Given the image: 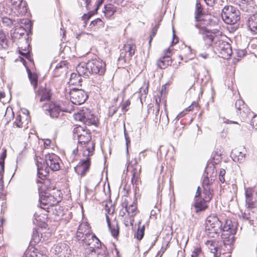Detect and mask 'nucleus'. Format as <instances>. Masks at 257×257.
I'll return each instance as SVG.
<instances>
[{
    "mask_svg": "<svg viewBox=\"0 0 257 257\" xmlns=\"http://www.w3.org/2000/svg\"><path fill=\"white\" fill-rule=\"evenodd\" d=\"M237 230V223L226 219L222 221L216 215H210L206 220L205 231L207 235L212 238L218 236L222 232L221 237L225 246L231 245L234 241V234Z\"/></svg>",
    "mask_w": 257,
    "mask_h": 257,
    "instance_id": "f257e3e1",
    "label": "nucleus"
},
{
    "mask_svg": "<svg viewBox=\"0 0 257 257\" xmlns=\"http://www.w3.org/2000/svg\"><path fill=\"white\" fill-rule=\"evenodd\" d=\"M60 161V158L53 153L46 155L45 161L41 157H36L38 177L43 180L49 174L50 169L53 171L59 170Z\"/></svg>",
    "mask_w": 257,
    "mask_h": 257,
    "instance_id": "f03ea898",
    "label": "nucleus"
},
{
    "mask_svg": "<svg viewBox=\"0 0 257 257\" xmlns=\"http://www.w3.org/2000/svg\"><path fill=\"white\" fill-rule=\"evenodd\" d=\"M74 133L75 137L77 138L79 144L78 148L85 145L83 147V155L85 157L92 156L94 150L95 144L93 142H90V133L79 125L74 129Z\"/></svg>",
    "mask_w": 257,
    "mask_h": 257,
    "instance_id": "7ed1b4c3",
    "label": "nucleus"
},
{
    "mask_svg": "<svg viewBox=\"0 0 257 257\" xmlns=\"http://www.w3.org/2000/svg\"><path fill=\"white\" fill-rule=\"evenodd\" d=\"M221 17L225 23L230 25L236 24L240 18L239 11L231 6H226L223 8Z\"/></svg>",
    "mask_w": 257,
    "mask_h": 257,
    "instance_id": "20e7f679",
    "label": "nucleus"
},
{
    "mask_svg": "<svg viewBox=\"0 0 257 257\" xmlns=\"http://www.w3.org/2000/svg\"><path fill=\"white\" fill-rule=\"evenodd\" d=\"M43 109L47 113H49L51 117H57L61 111L71 112L73 110L71 105L65 106L64 104H60L58 103L52 102L49 104H45L43 106Z\"/></svg>",
    "mask_w": 257,
    "mask_h": 257,
    "instance_id": "39448f33",
    "label": "nucleus"
},
{
    "mask_svg": "<svg viewBox=\"0 0 257 257\" xmlns=\"http://www.w3.org/2000/svg\"><path fill=\"white\" fill-rule=\"evenodd\" d=\"M195 27L198 29L199 34L202 35V39L207 47L213 46L214 43L219 39L214 33L202 26L200 23H197Z\"/></svg>",
    "mask_w": 257,
    "mask_h": 257,
    "instance_id": "423d86ee",
    "label": "nucleus"
},
{
    "mask_svg": "<svg viewBox=\"0 0 257 257\" xmlns=\"http://www.w3.org/2000/svg\"><path fill=\"white\" fill-rule=\"evenodd\" d=\"M7 4L9 5V8L5 9L2 11V15L10 14L12 10L15 9L20 15H25L27 12V8L25 2L22 0H7Z\"/></svg>",
    "mask_w": 257,
    "mask_h": 257,
    "instance_id": "0eeeda50",
    "label": "nucleus"
},
{
    "mask_svg": "<svg viewBox=\"0 0 257 257\" xmlns=\"http://www.w3.org/2000/svg\"><path fill=\"white\" fill-rule=\"evenodd\" d=\"M213 48L219 57L226 59H228L232 53L230 45L220 39L214 43Z\"/></svg>",
    "mask_w": 257,
    "mask_h": 257,
    "instance_id": "6e6552de",
    "label": "nucleus"
},
{
    "mask_svg": "<svg viewBox=\"0 0 257 257\" xmlns=\"http://www.w3.org/2000/svg\"><path fill=\"white\" fill-rule=\"evenodd\" d=\"M87 69L89 73L102 75L105 71V64L100 59H94L87 62Z\"/></svg>",
    "mask_w": 257,
    "mask_h": 257,
    "instance_id": "1a4fd4ad",
    "label": "nucleus"
},
{
    "mask_svg": "<svg viewBox=\"0 0 257 257\" xmlns=\"http://www.w3.org/2000/svg\"><path fill=\"white\" fill-rule=\"evenodd\" d=\"M45 187L39 186V201L44 205L53 206L57 204L59 201L48 191L44 190Z\"/></svg>",
    "mask_w": 257,
    "mask_h": 257,
    "instance_id": "9d476101",
    "label": "nucleus"
},
{
    "mask_svg": "<svg viewBox=\"0 0 257 257\" xmlns=\"http://www.w3.org/2000/svg\"><path fill=\"white\" fill-rule=\"evenodd\" d=\"M72 103L80 105L83 103L87 98L86 94L82 89L71 88L68 92Z\"/></svg>",
    "mask_w": 257,
    "mask_h": 257,
    "instance_id": "9b49d317",
    "label": "nucleus"
},
{
    "mask_svg": "<svg viewBox=\"0 0 257 257\" xmlns=\"http://www.w3.org/2000/svg\"><path fill=\"white\" fill-rule=\"evenodd\" d=\"M136 49V45L133 42H127L124 44L123 47L120 49V53L119 59L123 60L125 62L128 61L135 54Z\"/></svg>",
    "mask_w": 257,
    "mask_h": 257,
    "instance_id": "f8f14e48",
    "label": "nucleus"
},
{
    "mask_svg": "<svg viewBox=\"0 0 257 257\" xmlns=\"http://www.w3.org/2000/svg\"><path fill=\"white\" fill-rule=\"evenodd\" d=\"M53 252L58 257H70L71 250L69 246L65 243L60 242L53 248Z\"/></svg>",
    "mask_w": 257,
    "mask_h": 257,
    "instance_id": "ddd939ff",
    "label": "nucleus"
},
{
    "mask_svg": "<svg viewBox=\"0 0 257 257\" xmlns=\"http://www.w3.org/2000/svg\"><path fill=\"white\" fill-rule=\"evenodd\" d=\"M28 113V111L25 109L22 113L18 114L14 123V125L19 128L28 127L27 124L30 119Z\"/></svg>",
    "mask_w": 257,
    "mask_h": 257,
    "instance_id": "4468645a",
    "label": "nucleus"
},
{
    "mask_svg": "<svg viewBox=\"0 0 257 257\" xmlns=\"http://www.w3.org/2000/svg\"><path fill=\"white\" fill-rule=\"evenodd\" d=\"M247 151L244 148H235L231 153V157L235 162L241 163L245 160Z\"/></svg>",
    "mask_w": 257,
    "mask_h": 257,
    "instance_id": "2eb2a0df",
    "label": "nucleus"
},
{
    "mask_svg": "<svg viewBox=\"0 0 257 257\" xmlns=\"http://www.w3.org/2000/svg\"><path fill=\"white\" fill-rule=\"evenodd\" d=\"M90 165V162L88 157L86 159L81 160L75 167V171L76 173L81 176H84L85 173L88 170Z\"/></svg>",
    "mask_w": 257,
    "mask_h": 257,
    "instance_id": "dca6fc26",
    "label": "nucleus"
},
{
    "mask_svg": "<svg viewBox=\"0 0 257 257\" xmlns=\"http://www.w3.org/2000/svg\"><path fill=\"white\" fill-rule=\"evenodd\" d=\"M26 257H48L46 252L34 247L29 246L25 252Z\"/></svg>",
    "mask_w": 257,
    "mask_h": 257,
    "instance_id": "f3484780",
    "label": "nucleus"
},
{
    "mask_svg": "<svg viewBox=\"0 0 257 257\" xmlns=\"http://www.w3.org/2000/svg\"><path fill=\"white\" fill-rule=\"evenodd\" d=\"M91 231L90 227L87 222H82L79 226L76 237L78 240H80L81 238L84 237L85 233Z\"/></svg>",
    "mask_w": 257,
    "mask_h": 257,
    "instance_id": "a211bd4d",
    "label": "nucleus"
},
{
    "mask_svg": "<svg viewBox=\"0 0 257 257\" xmlns=\"http://www.w3.org/2000/svg\"><path fill=\"white\" fill-rule=\"evenodd\" d=\"M246 25L252 34H257V13L250 16L247 22Z\"/></svg>",
    "mask_w": 257,
    "mask_h": 257,
    "instance_id": "6ab92c4d",
    "label": "nucleus"
},
{
    "mask_svg": "<svg viewBox=\"0 0 257 257\" xmlns=\"http://www.w3.org/2000/svg\"><path fill=\"white\" fill-rule=\"evenodd\" d=\"M85 257H107V253L105 247L95 249L94 250L89 249L86 254Z\"/></svg>",
    "mask_w": 257,
    "mask_h": 257,
    "instance_id": "aec40b11",
    "label": "nucleus"
},
{
    "mask_svg": "<svg viewBox=\"0 0 257 257\" xmlns=\"http://www.w3.org/2000/svg\"><path fill=\"white\" fill-rule=\"evenodd\" d=\"M26 29L21 25L19 24L15 26L14 28L11 30V35L13 39H18L22 36L25 34Z\"/></svg>",
    "mask_w": 257,
    "mask_h": 257,
    "instance_id": "412c9836",
    "label": "nucleus"
},
{
    "mask_svg": "<svg viewBox=\"0 0 257 257\" xmlns=\"http://www.w3.org/2000/svg\"><path fill=\"white\" fill-rule=\"evenodd\" d=\"M217 243L218 242L214 240H208L205 243L214 257H218L220 254V252L218 251Z\"/></svg>",
    "mask_w": 257,
    "mask_h": 257,
    "instance_id": "4be33fe9",
    "label": "nucleus"
},
{
    "mask_svg": "<svg viewBox=\"0 0 257 257\" xmlns=\"http://www.w3.org/2000/svg\"><path fill=\"white\" fill-rule=\"evenodd\" d=\"M235 105L236 109L240 111L239 113L242 116H244V114L247 115L250 114L249 109L245 105L242 100L238 99L236 100Z\"/></svg>",
    "mask_w": 257,
    "mask_h": 257,
    "instance_id": "5701e85b",
    "label": "nucleus"
},
{
    "mask_svg": "<svg viewBox=\"0 0 257 257\" xmlns=\"http://www.w3.org/2000/svg\"><path fill=\"white\" fill-rule=\"evenodd\" d=\"M37 96L40 97V101L49 100L51 97L50 90L46 87H40L38 91Z\"/></svg>",
    "mask_w": 257,
    "mask_h": 257,
    "instance_id": "b1692460",
    "label": "nucleus"
},
{
    "mask_svg": "<svg viewBox=\"0 0 257 257\" xmlns=\"http://www.w3.org/2000/svg\"><path fill=\"white\" fill-rule=\"evenodd\" d=\"M84 123L86 125H95L97 123V119L95 116L87 109H85V117Z\"/></svg>",
    "mask_w": 257,
    "mask_h": 257,
    "instance_id": "393cba45",
    "label": "nucleus"
},
{
    "mask_svg": "<svg viewBox=\"0 0 257 257\" xmlns=\"http://www.w3.org/2000/svg\"><path fill=\"white\" fill-rule=\"evenodd\" d=\"M210 184V180H209V178L208 177H204L202 185L204 188V193L205 194L206 196V199L207 200H210L212 197V194L211 193L210 188H209V185Z\"/></svg>",
    "mask_w": 257,
    "mask_h": 257,
    "instance_id": "a878e982",
    "label": "nucleus"
},
{
    "mask_svg": "<svg viewBox=\"0 0 257 257\" xmlns=\"http://www.w3.org/2000/svg\"><path fill=\"white\" fill-rule=\"evenodd\" d=\"M76 71L80 76L82 75L88 76V74H90L88 69H87V63L85 62H81L77 65Z\"/></svg>",
    "mask_w": 257,
    "mask_h": 257,
    "instance_id": "bb28decb",
    "label": "nucleus"
},
{
    "mask_svg": "<svg viewBox=\"0 0 257 257\" xmlns=\"http://www.w3.org/2000/svg\"><path fill=\"white\" fill-rule=\"evenodd\" d=\"M171 59L169 56H165L161 57L157 62L158 67L161 69H165L171 64Z\"/></svg>",
    "mask_w": 257,
    "mask_h": 257,
    "instance_id": "cd10ccee",
    "label": "nucleus"
},
{
    "mask_svg": "<svg viewBox=\"0 0 257 257\" xmlns=\"http://www.w3.org/2000/svg\"><path fill=\"white\" fill-rule=\"evenodd\" d=\"M209 201V200L206 199V197H205V199H203L200 201L198 199H196L195 203L194 204L196 212H198L204 210L207 207L206 202Z\"/></svg>",
    "mask_w": 257,
    "mask_h": 257,
    "instance_id": "c85d7f7f",
    "label": "nucleus"
},
{
    "mask_svg": "<svg viewBox=\"0 0 257 257\" xmlns=\"http://www.w3.org/2000/svg\"><path fill=\"white\" fill-rule=\"evenodd\" d=\"M125 210L130 217H134L138 212L137 210V200H134L133 203L129 206H126Z\"/></svg>",
    "mask_w": 257,
    "mask_h": 257,
    "instance_id": "c756f323",
    "label": "nucleus"
},
{
    "mask_svg": "<svg viewBox=\"0 0 257 257\" xmlns=\"http://www.w3.org/2000/svg\"><path fill=\"white\" fill-rule=\"evenodd\" d=\"M254 213L253 211L250 210L249 208H248L244 213H242L241 215L243 219L248 220L249 223L251 225H253L254 218Z\"/></svg>",
    "mask_w": 257,
    "mask_h": 257,
    "instance_id": "7c9ffc66",
    "label": "nucleus"
},
{
    "mask_svg": "<svg viewBox=\"0 0 257 257\" xmlns=\"http://www.w3.org/2000/svg\"><path fill=\"white\" fill-rule=\"evenodd\" d=\"M116 10V8L115 7L111 4H108L104 7L103 13L106 18H110L113 15Z\"/></svg>",
    "mask_w": 257,
    "mask_h": 257,
    "instance_id": "2f4dec72",
    "label": "nucleus"
},
{
    "mask_svg": "<svg viewBox=\"0 0 257 257\" xmlns=\"http://www.w3.org/2000/svg\"><path fill=\"white\" fill-rule=\"evenodd\" d=\"M81 78L78 74L73 73L71 74L69 83L70 85H81Z\"/></svg>",
    "mask_w": 257,
    "mask_h": 257,
    "instance_id": "473e14b6",
    "label": "nucleus"
},
{
    "mask_svg": "<svg viewBox=\"0 0 257 257\" xmlns=\"http://www.w3.org/2000/svg\"><path fill=\"white\" fill-rule=\"evenodd\" d=\"M202 7L199 1H196V10H195V19L198 23H200L199 21H201L200 19V17L202 15Z\"/></svg>",
    "mask_w": 257,
    "mask_h": 257,
    "instance_id": "72a5a7b5",
    "label": "nucleus"
},
{
    "mask_svg": "<svg viewBox=\"0 0 257 257\" xmlns=\"http://www.w3.org/2000/svg\"><path fill=\"white\" fill-rule=\"evenodd\" d=\"M245 203L247 208H252L256 205V202L253 196L245 197Z\"/></svg>",
    "mask_w": 257,
    "mask_h": 257,
    "instance_id": "f704fd0d",
    "label": "nucleus"
},
{
    "mask_svg": "<svg viewBox=\"0 0 257 257\" xmlns=\"http://www.w3.org/2000/svg\"><path fill=\"white\" fill-rule=\"evenodd\" d=\"M28 76L29 79L31 81L32 85L34 86V88H35L37 86V76L35 74H32L31 71L28 70Z\"/></svg>",
    "mask_w": 257,
    "mask_h": 257,
    "instance_id": "c9c22d12",
    "label": "nucleus"
},
{
    "mask_svg": "<svg viewBox=\"0 0 257 257\" xmlns=\"http://www.w3.org/2000/svg\"><path fill=\"white\" fill-rule=\"evenodd\" d=\"M7 46V40L6 34L3 30H0V48Z\"/></svg>",
    "mask_w": 257,
    "mask_h": 257,
    "instance_id": "e433bc0d",
    "label": "nucleus"
},
{
    "mask_svg": "<svg viewBox=\"0 0 257 257\" xmlns=\"http://www.w3.org/2000/svg\"><path fill=\"white\" fill-rule=\"evenodd\" d=\"M74 117L75 120L84 122L85 117V110H80L77 113H75Z\"/></svg>",
    "mask_w": 257,
    "mask_h": 257,
    "instance_id": "4c0bfd02",
    "label": "nucleus"
},
{
    "mask_svg": "<svg viewBox=\"0 0 257 257\" xmlns=\"http://www.w3.org/2000/svg\"><path fill=\"white\" fill-rule=\"evenodd\" d=\"M145 231V225H143L142 227H139L137 232L135 234V237L139 240H141L144 235Z\"/></svg>",
    "mask_w": 257,
    "mask_h": 257,
    "instance_id": "58836bf2",
    "label": "nucleus"
},
{
    "mask_svg": "<svg viewBox=\"0 0 257 257\" xmlns=\"http://www.w3.org/2000/svg\"><path fill=\"white\" fill-rule=\"evenodd\" d=\"M4 171L3 170V166L1 167L0 168V198L3 196V193L2 192L4 188V182H3V174Z\"/></svg>",
    "mask_w": 257,
    "mask_h": 257,
    "instance_id": "ea45409f",
    "label": "nucleus"
},
{
    "mask_svg": "<svg viewBox=\"0 0 257 257\" xmlns=\"http://www.w3.org/2000/svg\"><path fill=\"white\" fill-rule=\"evenodd\" d=\"M203 253L199 247H196L192 252L191 257H203Z\"/></svg>",
    "mask_w": 257,
    "mask_h": 257,
    "instance_id": "a19ab883",
    "label": "nucleus"
},
{
    "mask_svg": "<svg viewBox=\"0 0 257 257\" xmlns=\"http://www.w3.org/2000/svg\"><path fill=\"white\" fill-rule=\"evenodd\" d=\"M19 53L21 55L24 56L26 58L31 61V56L28 49L25 48L24 49L19 47Z\"/></svg>",
    "mask_w": 257,
    "mask_h": 257,
    "instance_id": "79ce46f5",
    "label": "nucleus"
},
{
    "mask_svg": "<svg viewBox=\"0 0 257 257\" xmlns=\"http://www.w3.org/2000/svg\"><path fill=\"white\" fill-rule=\"evenodd\" d=\"M101 242L99 239L95 236L93 240V243L91 244L90 246V248H93L91 250H94L95 249L99 248V247L101 246Z\"/></svg>",
    "mask_w": 257,
    "mask_h": 257,
    "instance_id": "37998d69",
    "label": "nucleus"
},
{
    "mask_svg": "<svg viewBox=\"0 0 257 257\" xmlns=\"http://www.w3.org/2000/svg\"><path fill=\"white\" fill-rule=\"evenodd\" d=\"M133 172V178H132V181H133L134 179L135 178H137L138 176L139 175L140 172H141V167L139 166H137L134 169V170L132 171Z\"/></svg>",
    "mask_w": 257,
    "mask_h": 257,
    "instance_id": "c03bdc74",
    "label": "nucleus"
},
{
    "mask_svg": "<svg viewBox=\"0 0 257 257\" xmlns=\"http://www.w3.org/2000/svg\"><path fill=\"white\" fill-rule=\"evenodd\" d=\"M103 25V22L100 19H96L94 21H92L90 24V26L91 28L94 27L96 25H98L99 26H102Z\"/></svg>",
    "mask_w": 257,
    "mask_h": 257,
    "instance_id": "a18cd8bd",
    "label": "nucleus"
},
{
    "mask_svg": "<svg viewBox=\"0 0 257 257\" xmlns=\"http://www.w3.org/2000/svg\"><path fill=\"white\" fill-rule=\"evenodd\" d=\"M148 84L145 88L141 87L139 92V96L140 97L141 101H142V96L144 95H146L148 92Z\"/></svg>",
    "mask_w": 257,
    "mask_h": 257,
    "instance_id": "49530a36",
    "label": "nucleus"
},
{
    "mask_svg": "<svg viewBox=\"0 0 257 257\" xmlns=\"http://www.w3.org/2000/svg\"><path fill=\"white\" fill-rule=\"evenodd\" d=\"M130 103L131 102L128 100L124 101L121 105L122 111L124 112L128 110L127 107L130 105Z\"/></svg>",
    "mask_w": 257,
    "mask_h": 257,
    "instance_id": "de8ad7c7",
    "label": "nucleus"
},
{
    "mask_svg": "<svg viewBox=\"0 0 257 257\" xmlns=\"http://www.w3.org/2000/svg\"><path fill=\"white\" fill-rule=\"evenodd\" d=\"M253 190L252 188H247L245 190V196L246 197H252L253 196Z\"/></svg>",
    "mask_w": 257,
    "mask_h": 257,
    "instance_id": "09e8293b",
    "label": "nucleus"
},
{
    "mask_svg": "<svg viewBox=\"0 0 257 257\" xmlns=\"http://www.w3.org/2000/svg\"><path fill=\"white\" fill-rule=\"evenodd\" d=\"M225 170L224 169H221L219 172V180L220 181L223 183L225 182L224 175L225 174Z\"/></svg>",
    "mask_w": 257,
    "mask_h": 257,
    "instance_id": "8fccbe9b",
    "label": "nucleus"
},
{
    "mask_svg": "<svg viewBox=\"0 0 257 257\" xmlns=\"http://www.w3.org/2000/svg\"><path fill=\"white\" fill-rule=\"evenodd\" d=\"M88 237H90L91 238L89 239H87V241L85 240V244L87 245H91L92 243H93V240L94 237H95V234H88Z\"/></svg>",
    "mask_w": 257,
    "mask_h": 257,
    "instance_id": "3c124183",
    "label": "nucleus"
},
{
    "mask_svg": "<svg viewBox=\"0 0 257 257\" xmlns=\"http://www.w3.org/2000/svg\"><path fill=\"white\" fill-rule=\"evenodd\" d=\"M78 2L81 7L85 5L87 9H88V5L90 3V0H78Z\"/></svg>",
    "mask_w": 257,
    "mask_h": 257,
    "instance_id": "603ef678",
    "label": "nucleus"
},
{
    "mask_svg": "<svg viewBox=\"0 0 257 257\" xmlns=\"http://www.w3.org/2000/svg\"><path fill=\"white\" fill-rule=\"evenodd\" d=\"M67 68L66 61H61L55 66V69L58 70L60 68Z\"/></svg>",
    "mask_w": 257,
    "mask_h": 257,
    "instance_id": "864d4df0",
    "label": "nucleus"
},
{
    "mask_svg": "<svg viewBox=\"0 0 257 257\" xmlns=\"http://www.w3.org/2000/svg\"><path fill=\"white\" fill-rule=\"evenodd\" d=\"M159 26L158 25H156L152 29V34L150 35V40L149 43H150L153 38L155 36L158 29Z\"/></svg>",
    "mask_w": 257,
    "mask_h": 257,
    "instance_id": "5fc2aeb1",
    "label": "nucleus"
},
{
    "mask_svg": "<svg viewBox=\"0 0 257 257\" xmlns=\"http://www.w3.org/2000/svg\"><path fill=\"white\" fill-rule=\"evenodd\" d=\"M88 234H93L92 232H87V233H85V234L84 235V237H82V238H81V239L79 240V241H81V242L82 243H83V244L85 243V240L87 241V239H89L91 238L90 237H88L87 236Z\"/></svg>",
    "mask_w": 257,
    "mask_h": 257,
    "instance_id": "6e6d98bb",
    "label": "nucleus"
},
{
    "mask_svg": "<svg viewBox=\"0 0 257 257\" xmlns=\"http://www.w3.org/2000/svg\"><path fill=\"white\" fill-rule=\"evenodd\" d=\"M91 17V15L88 14H84L82 17V20L84 21V26L85 27L86 25V21L89 20V19Z\"/></svg>",
    "mask_w": 257,
    "mask_h": 257,
    "instance_id": "4d7b16f0",
    "label": "nucleus"
},
{
    "mask_svg": "<svg viewBox=\"0 0 257 257\" xmlns=\"http://www.w3.org/2000/svg\"><path fill=\"white\" fill-rule=\"evenodd\" d=\"M109 228V229L110 230L112 235L114 237L117 236L118 234V228H117V229L113 228L112 229L110 226Z\"/></svg>",
    "mask_w": 257,
    "mask_h": 257,
    "instance_id": "13d9d810",
    "label": "nucleus"
},
{
    "mask_svg": "<svg viewBox=\"0 0 257 257\" xmlns=\"http://www.w3.org/2000/svg\"><path fill=\"white\" fill-rule=\"evenodd\" d=\"M251 124L253 128H255V130H257V117H254L252 119Z\"/></svg>",
    "mask_w": 257,
    "mask_h": 257,
    "instance_id": "bf43d9fd",
    "label": "nucleus"
},
{
    "mask_svg": "<svg viewBox=\"0 0 257 257\" xmlns=\"http://www.w3.org/2000/svg\"><path fill=\"white\" fill-rule=\"evenodd\" d=\"M197 107V103L196 102L192 103L191 105L189 106L187 108L186 110L188 111H191L193 109L194 106Z\"/></svg>",
    "mask_w": 257,
    "mask_h": 257,
    "instance_id": "052dcab7",
    "label": "nucleus"
},
{
    "mask_svg": "<svg viewBox=\"0 0 257 257\" xmlns=\"http://www.w3.org/2000/svg\"><path fill=\"white\" fill-rule=\"evenodd\" d=\"M186 114V113L184 111H183L181 112H180L178 115L177 116H176V119L177 120H179V119H180L181 117H183Z\"/></svg>",
    "mask_w": 257,
    "mask_h": 257,
    "instance_id": "680f3d73",
    "label": "nucleus"
},
{
    "mask_svg": "<svg viewBox=\"0 0 257 257\" xmlns=\"http://www.w3.org/2000/svg\"><path fill=\"white\" fill-rule=\"evenodd\" d=\"M124 137H125V141H126V145H128V144L130 143V141L129 140L127 134L125 132V128H124Z\"/></svg>",
    "mask_w": 257,
    "mask_h": 257,
    "instance_id": "e2e57ef3",
    "label": "nucleus"
},
{
    "mask_svg": "<svg viewBox=\"0 0 257 257\" xmlns=\"http://www.w3.org/2000/svg\"><path fill=\"white\" fill-rule=\"evenodd\" d=\"M19 20L22 24H28L29 23V20L27 19H20Z\"/></svg>",
    "mask_w": 257,
    "mask_h": 257,
    "instance_id": "0e129e2a",
    "label": "nucleus"
},
{
    "mask_svg": "<svg viewBox=\"0 0 257 257\" xmlns=\"http://www.w3.org/2000/svg\"><path fill=\"white\" fill-rule=\"evenodd\" d=\"M227 135V131H224L223 130L221 133V137L222 138H224L226 137Z\"/></svg>",
    "mask_w": 257,
    "mask_h": 257,
    "instance_id": "69168bd1",
    "label": "nucleus"
},
{
    "mask_svg": "<svg viewBox=\"0 0 257 257\" xmlns=\"http://www.w3.org/2000/svg\"><path fill=\"white\" fill-rule=\"evenodd\" d=\"M200 188L199 187H198L197 191L196 192V194L195 196V198H196L198 196H199L200 194Z\"/></svg>",
    "mask_w": 257,
    "mask_h": 257,
    "instance_id": "338daca9",
    "label": "nucleus"
},
{
    "mask_svg": "<svg viewBox=\"0 0 257 257\" xmlns=\"http://www.w3.org/2000/svg\"><path fill=\"white\" fill-rule=\"evenodd\" d=\"M199 56L204 59H206L208 57V54L206 53L200 54Z\"/></svg>",
    "mask_w": 257,
    "mask_h": 257,
    "instance_id": "774afa93",
    "label": "nucleus"
}]
</instances>
